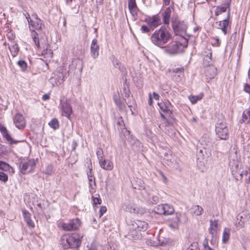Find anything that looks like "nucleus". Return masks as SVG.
I'll use <instances>...</instances> for the list:
<instances>
[{
    "mask_svg": "<svg viewBox=\"0 0 250 250\" xmlns=\"http://www.w3.org/2000/svg\"><path fill=\"white\" fill-rule=\"evenodd\" d=\"M128 237L133 240H138L141 238V232L145 231L148 226L147 223L144 221L134 220L128 224Z\"/></svg>",
    "mask_w": 250,
    "mask_h": 250,
    "instance_id": "nucleus-1",
    "label": "nucleus"
},
{
    "mask_svg": "<svg viewBox=\"0 0 250 250\" xmlns=\"http://www.w3.org/2000/svg\"><path fill=\"white\" fill-rule=\"evenodd\" d=\"M171 36L165 27L162 26L155 30L151 36V41L155 45L163 48L166 43L171 39Z\"/></svg>",
    "mask_w": 250,
    "mask_h": 250,
    "instance_id": "nucleus-2",
    "label": "nucleus"
},
{
    "mask_svg": "<svg viewBox=\"0 0 250 250\" xmlns=\"http://www.w3.org/2000/svg\"><path fill=\"white\" fill-rule=\"evenodd\" d=\"M83 236L77 233L62 235L60 239V245L63 250L77 248L81 243Z\"/></svg>",
    "mask_w": 250,
    "mask_h": 250,
    "instance_id": "nucleus-3",
    "label": "nucleus"
},
{
    "mask_svg": "<svg viewBox=\"0 0 250 250\" xmlns=\"http://www.w3.org/2000/svg\"><path fill=\"white\" fill-rule=\"evenodd\" d=\"M32 18L31 19L29 15L26 17L27 19L30 30L31 32V36L35 43V45L38 48H40V38L39 34L35 31V30L41 29L44 26L42 21L38 18L36 14L32 15Z\"/></svg>",
    "mask_w": 250,
    "mask_h": 250,
    "instance_id": "nucleus-4",
    "label": "nucleus"
},
{
    "mask_svg": "<svg viewBox=\"0 0 250 250\" xmlns=\"http://www.w3.org/2000/svg\"><path fill=\"white\" fill-rule=\"evenodd\" d=\"M188 41L185 37H180L177 41L170 42L165 47L166 53L170 55H175L183 52L187 47Z\"/></svg>",
    "mask_w": 250,
    "mask_h": 250,
    "instance_id": "nucleus-5",
    "label": "nucleus"
},
{
    "mask_svg": "<svg viewBox=\"0 0 250 250\" xmlns=\"http://www.w3.org/2000/svg\"><path fill=\"white\" fill-rule=\"evenodd\" d=\"M215 133L221 140H226L228 139L229 131L226 122L222 121L216 124Z\"/></svg>",
    "mask_w": 250,
    "mask_h": 250,
    "instance_id": "nucleus-6",
    "label": "nucleus"
},
{
    "mask_svg": "<svg viewBox=\"0 0 250 250\" xmlns=\"http://www.w3.org/2000/svg\"><path fill=\"white\" fill-rule=\"evenodd\" d=\"M36 167L34 159H30L26 162H21L20 164V170L23 174H26L32 172Z\"/></svg>",
    "mask_w": 250,
    "mask_h": 250,
    "instance_id": "nucleus-7",
    "label": "nucleus"
},
{
    "mask_svg": "<svg viewBox=\"0 0 250 250\" xmlns=\"http://www.w3.org/2000/svg\"><path fill=\"white\" fill-rule=\"evenodd\" d=\"M229 166L233 177L237 180L242 179L243 172H241V165L237 161L233 160L229 162Z\"/></svg>",
    "mask_w": 250,
    "mask_h": 250,
    "instance_id": "nucleus-8",
    "label": "nucleus"
},
{
    "mask_svg": "<svg viewBox=\"0 0 250 250\" xmlns=\"http://www.w3.org/2000/svg\"><path fill=\"white\" fill-rule=\"evenodd\" d=\"M172 28L176 35H179L180 37H184L185 35L187 26L184 21H175L172 22Z\"/></svg>",
    "mask_w": 250,
    "mask_h": 250,
    "instance_id": "nucleus-9",
    "label": "nucleus"
},
{
    "mask_svg": "<svg viewBox=\"0 0 250 250\" xmlns=\"http://www.w3.org/2000/svg\"><path fill=\"white\" fill-rule=\"evenodd\" d=\"M81 225V221L78 218L71 220L68 223L62 224V228L65 231H72L78 229Z\"/></svg>",
    "mask_w": 250,
    "mask_h": 250,
    "instance_id": "nucleus-10",
    "label": "nucleus"
},
{
    "mask_svg": "<svg viewBox=\"0 0 250 250\" xmlns=\"http://www.w3.org/2000/svg\"><path fill=\"white\" fill-rule=\"evenodd\" d=\"M40 48L38 49L42 48L43 50L41 53V56L45 57H51L52 56V52L51 49L48 48V43L46 39L41 38L40 39Z\"/></svg>",
    "mask_w": 250,
    "mask_h": 250,
    "instance_id": "nucleus-11",
    "label": "nucleus"
},
{
    "mask_svg": "<svg viewBox=\"0 0 250 250\" xmlns=\"http://www.w3.org/2000/svg\"><path fill=\"white\" fill-rule=\"evenodd\" d=\"M64 78V77L62 73L56 72L52 74V76L49 80V82L52 86H58L63 82Z\"/></svg>",
    "mask_w": 250,
    "mask_h": 250,
    "instance_id": "nucleus-12",
    "label": "nucleus"
},
{
    "mask_svg": "<svg viewBox=\"0 0 250 250\" xmlns=\"http://www.w3.org/2000/svg\"><path fill=\"white\" fill-rule=\"evenodd\" d=\"M101 150L98 149L97 150L96 153L98 155V158L99 160V164L101 167L107 170H111L113 169V165L111 161L109 160H103L102 156H100Z\"/></svg>",
    "mask_w": 250,
    "mask_h": 250,
    "instance_id": "nucleus-13",
    "label": "nucleus"
},
{
    "mask_svg": "<svg viewBox=\"0 0 250 250\" xmlns=\"http://www.w3.org/2000/svg\"><path fill=\"white\" fill-rule=\"evenodd\" d=\"M13 122L16 126L19 129H23L26 126V121L23 116L20 113L16 114L13 117Z\"/></svg>",
    "mask_w": 250,
    "mask_h": 250,
    "instance_id": "nucleus-14",
    "label": "nucleus"
},
{
    "mask_svg": "<svg viewBox=\"0 0 250 250\" xmlns=\"http://www.w3.org/2000/svg\"><path fill=\"white\" fill-rule=\"evenodd\" d=\"M0 131L3 137L7 140L8 144L10 145L16 144L19 142L18 141L14 140L8 133L6 128L0 123Z\"/></svg>",
    "mask_w": 250,
    "mask_h": 250,
    "instance_id": "nucleus-15",
    "label": "nucleus"
},
{
    "mask_svg": "<svg viewBox=\"0 0 250 250\" xmlns=\"http://www.w3.org/2000/svg\"><path fill=\"white\" fill-rule=\"evenodd\" d=\"M166 163L170 167L173 168L174 169H177L179 168V160L175 156L170 155L167 158H165Z\"/></svg>",
    "mask_w": 250,
    "mask_h": 250,
    "instance_id": "nucleus-16",
    "label": "nucleus"
},
{
    "mask_svg": "<svg viewBox=\"0 0 250 250\" xmlns=\"http://www.w3.org/2000/svg\"><path fill=\"white\" fill-rule=\"evenodd\" d=\"M230 16L229 10L228 13L227 18L222 21H216L215 26L218 29H221L224 34L226 35L227 33V27L229 25V19Z\"/></svg>",
    "mask_w": 250,
    "mask_h": 250,
    "instance_id": "nucleus-17",
    "label": "nucleus"
},
{
    "mask_svg": "<svg viewBox=\"0 0 250 250\" xmlns=\"http://www.w3.org/2000/svg\"><path fill=\"white\" fill-rule=\"evenodd\" d=\"M145 21L150 26L153 28L158 27L161 24V21L159 17L157 15L149 17L145 20Z\"/></svg>",
    "mask_w": 250,
    "mask_h": 250,
    "instance_id": "nucleus-18",
    "label": "nucleus"
},
{
    "mask_svg": "<svg viewBox=\"0 0 250 250\" xmlns=\"http://www.w3.org/2000/svg\"><path fill=\"white\" fill-rule=\"evenodd\" d=\"M161 110L165 113L166 115H170L172 114V111L171 110V104L168 101L162 102L158 103Z\"/></svg>",
    "mask_w": 250,
    "mask_h": 250,
    "instance_id": "nucleus-19",
    "label": "nucleus"
},
{
    "mask_svg": "<svg viewBox=\"0 0 250 250\" xmlns=\"http://www.w3.org/2000/svg\"><path fill=\"white\" fill-rule=\"evenodd\" d=\"M161 115L163 118L165 119L164 123L160 124L159 125L160 128H162L164 126H172L174 123L175 122V120L174 119L171 115L165 116L162 113H161Z\"/></svg>",
    "mask_w": 250,
    "mask_h": 250,
    "instance_id": "nucleus-20",
    "label": "nucleus"
},
{
    "mask_svg": "<svg viewBox=\"0 0 250 250\" xmlns=\"http://www.w3.org/2000/svg\"><path fill=\"white\" fill-rule=\"evenodd\" d=\"M99 45L97 43V40L94 39L92 40L90 47V54L94 59L97 58L99 56Z\"/></svg>",
    "mask_w": 250,
    "mask_h": 250,
    "instance_id": "nucleus-21",
    "label": "nucleus"
},
{
    "mask_svg": "<svg viewBox=\"0 0 250 250\" xmlns=\"http://www.w3.org/2000/svg\"><path fill=\"white\" fill-rule=\"evenodd\" d=\"M22 212L23 214V217L25 221L26 222L27 226L31 228H33L35 227L34 223L31 219V214L26 209H22Z\"/></svg>",
    "mask_w": 250,
    "mask_h": 250,
    "instance_id": "nucleus-22",
    "label": "nucleus"
},
{
    "mask_svg": "<svg viewBox=\"0 0 250 250\" xmlns=\"http://www.w3.org/2000/svg\"><path fill=\"white\" fill-rule=\"evenodd\" d=\"M62 115L69 117L72 113V108L70 104L67 102H63L62 103Z\"/></svg>",
    "mask_w": 250,
    "mask_h": 250,
    "instance_id": "nucleus-23",
    "label": "nucleus"
},
{
    "mask_svg": "<svg viewBox=\"0 0 250 250\" xmlns=\"http://www.w3.org/2000/svg\"><path fill=\"white\" fill-rule=\"evenodd\" d=\"M85 166L86 167L87 175L88 179L94 178V176L92 172V165L90 159L87 158L85 160Z\"/></svg>",
    "mask_w": 250,
    "mask_h": 250,
    "instance_id": "nucleus-24",
    "label": "nucleus"
},
{
    "mask_svg": "<svg viewBox=\"0 0 250 250\" xmlns=\"http://www.w3.org/2000/svg\"><path fill=\"white\" fill-rule=\"evenodd\" d=\"M209 222H210V227L209 228V232L212 236L216 235L217 234V229H218V220H210Z\"/></svg>",
    "mask_w": 250,
    "mask_h": 250,
    "instance_id": "nucleus-25",
    "label": "nucleus"
},
{
    "mask_svg": "<svg viewBox=\"0 0 250 250\" xmlns=\"http://www.w3.org/2000/svg\"><path fill=\"white\" fill-rule=\"evenodd\" d=\"M128 6L131 14L133 16L137 15L138 8L135 0H128Z\"/></svg>",
    "mask_w": 250,
    "mask_h": 250,
    "instance_id": "nucleus-26",
    "label": "nucleus"
},
{
    "mask_svg": "<svg viewBox=\"0 0 250 250\" xmlns=\"http://www.w3.org/2000/svg\"><path fill=\"white\" fill-rule=\"evenodd\" d=\"M122 208L125 211H127L131 213H136V208L134 205L130 204L128 202L124 203L122 206Z\"/></svg>",
    "mask_w": 250,
    "mask_h": 250,
    "instance_id": "nucleus-27",
    "label": "nucleus"
},
{
    "mask_svg": "<svg viewBox=\"0 0 250 250\" xmlns=\"http://www.w3.org/2000/svg\"><path fill=\"white\" fill-rule=\"evenodd\" d=\"M170 14L171 10L169 8H167V10L162 13L163 22L165 24H169Z\"/></svg>",
    "mask_w": 250,
    "mask_h": 250,
    "instance_id": "nucleus-28",
    "label": "nucleus"
},
{
    "mask_svg": "<svg viewBox=\"0 0 250 250\" xmlns=\"http://www.w3.org/2000/svg\"><path fill=\"white\" fill-rule=\"evenodd\" d=\"M229 6V4H225L222 6H217L215 11V14L216 16L222 14L223 12L226 11L227 8Z\"/></svg>",
    "mask_w": 250,
    "mask_h": 250,
    "instance_id": "nucleus-29",
    "label": "nucleus"
},
{
    "mask_svg": "<svg viewBox=\"0 0 250 250\" xmlns=\"http://www.w3.org/2000/svg\"><path fill=\"white\" fill-rule=\"evenodd\" d=\"M242 120L244 123H250V107L244 111Z\"/></svg>",
    "mask_w": 250,
    "mask_h": 250,
    "instance_id": "nucleus-30",
    "label": "nucleus"
},
{
    "mask_svg": "<svg viewBox=\"0 0 250 250\" xmlns=\"http://www.w3.org/2000/svg\"><path fill=\"white\" fill-rule=\"evenodd\" d=\"M164 215H167L172 214L174 211V209L173 207L167 204H164Z\"/></svg>",
    "mask_w": 250,
    "mask_h": 250,
    "instance_id": "nucleus-31",
    "label": "nucleus"
},
{
    "mask_svg": "<svg viewBox=\"0 0 250 250\" xmlns=\"http://www.w3.org/2000/svg\"><path fill=\"white\" fill-rule=\"evenodd\" d=\"M129 142L132 146V149L134 151H138L139 150L141 146V143L138 140L131 139L129 141Z\"/></svg>",
    "mask_w": 250,
    "mask_h": 250,
    "instance_id": "nucleus-32",
    "label": "nucleus"
},
{
    "mask_svg": "<svg viewBox=\"0 0 250 250\" xmlns=\"http://www.w3.org/2000/svg\"><path fill=\"white\" fill-rule=\"evenodd\" d=\"M230 230L229 228H225L223 233L222 241L226 243L229 238Z\"/></svg>",
    "mask_w": 250,
    "mask_h": 250,
    "instance_id": "nucleus-33",
    "label": "nucleus"
},
{
    "mask_svg": "<svg viewBox=\"0 0 250 250\" xmlns=\"http://www.w3.org/2000/svg\"><path fill=\"white\" fill-rule=\"evenodd\" d=\"M114 100L116 104L119 107L120 110H124L126 107V105L124 102L121 101V100L116 96L114 97Z\"/></svg>",
    "mask_w": 250,
    "mask_h": 250,
    "instance_id": "nucleus-34",
    "label": "nucleus"
},
{
    "mask_svg": "<svg viewBox=\"0 0 250 250\" xmlns=\"http://www.w3.org/2000/svg\"><path fill=\"white\" fill-rule=\"evenodd\" d=\"M204 96L203 93H200L196 96L190 95L188 97V99L192 104H194L197 101L201 100Z\"/></svg>",
    "mask_w": 250,
    "mask_h": 250,
    "instance_id": "nucleus-35",
    "label": "nucleus"
},
{
    "mask_svg": "<svg viewBox=\"0 0 250 250\" xmlns=\"http://www.w3.org/2000/svg\"><path fill=\"white\" fill-rule=\"evenodd\" d=\"M191 209L193 211V213L195 215H201L203 212V208L199 205L192 206Z\"/></svg>",
    "mask_w": 250,
    "mask_h": 250,
    "instance_id": "nucleus-36",
    "label": "nucleus"
},
{
    "mask_svg": "<svg viewBox=\"0 0 250 250\" xmlns=\"http://www.w3.org/2000/svg\"><path fill=\"white\" fill-rule=\"evenodd\" d=\"M88 183H89V191L90 193H93L96 188V187L95 178H89L88 179Z\"/></svg>",
    "mask_w": 250,
    "mask_h": 250,
    "instance_id": "nucleus-37",
    "label": "nucleus"
},
{
    "mask_svg": "<svg viewBox=\"0 0 250 250\" xmlns=\"http://www.w3.org/2000/svg\"><path fill=\"white\" fill-rule=\"evenodd\" d=\"M184 68L183 67L180 68H175L171 69V72L178 75L179 77H181L183 75Z\"/></svg>",
    "mask_w": 250,
    "mask_h": 250,
    "instance_id": "nucleus-38",
    "label": "nucleus"
},
{
    "mask_svg": "<svg viewBox=\"0 0 250 250\" xmlns=\"http://www.w3.org/2000/svg\"><path fill=\"white\" fill-rule=\"evenodd\" d=\"M49 125L54 129H56L59 127V123L57 119H53L48 123Z\"/></svg>",
    "mask_w": 250,
    "mask_h": 250,
    "instance_id": "nucleus-39",
    "label": "nucleus"
},
{
    "mask_svg": "<svg viewBox=\"0 0 250 250\" xmlns=\"http://www.w3.org/2000/svg\"><path fill=\"white\" fill-rule=\"evenodd\" d=\"M9 48L11 51L12 55L13 57H15L19 52L18 45L17 44H14L13 46L9 47Z\"/></svg>",
    "mask_w": 250,
    "mask_h": 250,
    "instance_id": "nucleus-40",
    "label": "nucleus"
},
{
    "mask_svg": "<svg viewBox=\"0 0 250 250\" xmlns=\"http://www.w3.org/2000/svg\"><path fill=\"white\" fill-rule=\"evenodd\" d=\"M164 204H161L157 206L156 207L154 208V211L155 213L159 214H164Z\"/></svg>",
    "mask_w": 250,
    "mask_h": 250,
    "instance_id": "nucleus-41",
    "label": "nucleus"
},
{
    "mask_svg": "<svg viewBox=\"0 0 250 250\" xmlns=\"http://www.w3.org/2000/svg\"><path fill=\"white\" fill-rule=\"evenodd\" d=\"M205 57L204 60L205 61H207L208 62V65L209 64V63L211 62V56L212 54L210 51H208V52H205V54H204Z\"/></svg>",
    "mask_w": 250,
    "mask_h": 250,
    "instance_id": "nucleus-42",
    "label": "nucleus"
},
{
    "mask_svg": "<svg viewBox=\"0 0 250 250\" xmlns=\"http://www.w3.org/2000/svg\"><path fill=\"white\" fill-rule=\"evenodd\" d=\"M18 65L21 68L22 71H25L27 68V63L26 62L22 60L19 61L18 62Z\"/></svg>",
    "mask_w": 250,
    "mask_h": 250,
    "instance_id": "nucleus-43",
    "label": "nucleus"
},
{
    "mask_svg": "<svg viewBox=\"0 0 250 250\" xmlns=\"http://www.w3.org/2000/svg\"><path fill=\"white\" fill-rule=\"evenodd\" d=\"M187 250H200L197 243H193L187 249Z\"/></svg>",
    "mask_w": 250,
    "mask_h": 250,
    "instance_id": "nucleus-44",
    "label": "nucleus"
},
{
    "mask_svg": "<svg viewBox=\"0 0 250 250\" xmlns=\"http://www.w3.org/2000/svg\"><path fill=\"white\" fill-rule=\"evenodd\" d=\"M7 175L4 172L0 171V180L5 182L7 181Z\"/></svg>",
    "mask_w": 250,
    "mask_h": 250,
    "instance_id": "nucleus-45",
    "label": "nucleus"
},
{
    "mask_svg": "<svg viewBox=\"0 0 250 250\" xmlns=\"http://www.w3.org/2000/svg\"><path fill=\"white\" fill-rule=\"evenodd\" d=\"M92 201L93 202L94 205H97V204H101V200L100 198L97 197H94L92 196Z\"/></svg>",
    "mask_w": 250,
    "mask_h": 250,
    "instance_id": "nucleus-46",
    "label": "nucleus"
},
{
    "mask_svg": "<svg viewBox=\"0 0 250 250\" xmlns=\"http://www.w3.org/2000/svg\"><path fill=\"white\" fill-rule=\"evenodd\" d=\"M124 93L125 95V96L126 98H128L130 96V90L128 89V87H124Z\"/></svg>",
    "mask_w": 250,
    "mask_h": 250,
    "instance_id": "nucleus-47",
    "label": "nucleus"
},
{
    "mask_svg": "<svg viewBox=\"0 0 250 250\" xmlns=\"http://www.w3.org/2000/svg\"><path fill=\"white\" fill-rule=\"evenodd\" d=\"M141 30L143 33H148L150 31V28L145 25H143L141 26Z\"/></svg>",
    "mask_w": 250,
    "mask_h": 250,
    "instance_id": "nucleus-48",
    "label": "nucleus"
},
{
    "mask_svg": "<svg viewBox=\"0 0 250 250\" xmlns=\"http://www.w3.org/2000/svg\"><path fill=\"white\" fill-rule=\"evenodd\" d=\"M213 40L214 41V42L213 43V45L216 46H219L221 43V41H220L219 38L216 37L213 38Z\"/></svg>",
    "mask_w": 250,
    "mask_h": 250,
    "instance_id": "nucleus-49",
    "label": "nucleus"
},
{
    "mask_svg": "<svg viewBox=\"0 0 250 250\" xmlns=\"http://www.w3.org/2000/svg\"><path fill=\"white\" fill-rule=\"evenodd\" d=\"M150 201L152 204H156L159 201V197L157 196H153L150 199Z\"/></svg>",
    "mask_w": 250,
    "mask_h": 250,
    "instance_id": "nucleus-50",
    "label": "nucleus"
},
{
    "mask_svg": "<svg viewBox=\"0 0 250 250\" xmlns=\"http://www.w3.org/2000/svg\"><path fill=\"white\" fill-rule=\"evenodd\" d=\"M138 182L140 183L139 187L138 188L135 187L134 188H138L139 189H145V187L144 182L142 181H141L140 179H139Z\"/></svg>",
    "mask_w": 250,
    "mask_h": 250,
    "instance_id": "nucleus-51",
    "label": "nucleus"
},
{
    "mask_svg": "<svg viewBox=\"0 0 250 250\" xmlns=\"http://www.w3.org/2000/svg\"><path fill=\"white\" fill-rule=\"evenodd\" d=\"M52 173V167L51 166L47 167L46 170L45 171V173L47 175H51Z\"/></svg>",
    "mask_w": 250,
    "mask_h": 250,
    "instance_id": "nucleus-52",
    "label": "nucleus"
},
{
    "mask_svg": "<svg viewBox=\"0 0 250 250\" xmlns=\"http://www.w3.org/2000/svg\"><path fill=\"white\" fill-rule=\"evenodd\" d=\"M214 250L213 248H210L208 245V242L204 243V250Z\"/></svg>",
    "mask_w": 250,
    "mask_h": 250,
    "instance_id": "nucleus-53",
    "label": "nucleus"
},
{
    "mask_svg": "<svg viewBox=\"0 0 250 250\" xmlns=\"http://www.w3.org/2000/svg\"><path fill=\"white\" fill-rule=\"evenodd\" d=\"M9 166L7 164L0 161V169H6Z\"/></svg>",
    "mask_w": 250,
    "mask_h": 250,
    "instance_id": "nucleus-54",
    "label": "nucleus"
},
{
    "mask_svg": "<svg viewBox=\"0 0 250 250\" xmlns=\"http://www.w3.org/2000/svg\"><path fill=\"white\" fill-rule=\"evenodd\" d=\"M106 208L104 206H102L100 209V216H102L106 211Z\"/></svg>",
    "mask_w": 250,
    "mask_h": 250,
    "instance_id": "nucleus-55",
    "label": "nucleus"
},
{
    "mask_svg": "<svg viewBox=\"0 0 250 250\" xmlns=\"http://www.w3.org/2000/svg\"><path fill=\"white\" fill-rule=\"evenodd\" d=\"M101 246L100 245H93L91 246L89 250H101Z\"/></svg>",
    "mask_w": 250,
    "mask_h": 250,
    "instance_id": "nucleus-56",
    "label": "nucleus"
},
{
    "mask_svg": "<svg viewBox=\"0 0 250 250\" xmlns=\"http://www.w3.org/2000/svg\"><path fill=\"white\" fill-rule=\"evenodd\" d=\"M114 65L116 68H118L120 70H121V68L120 67L121 63L118 60H115L114 62Z\"/></svg>",
    "mask_w": 250,
    "mask_h": 250,
    "instance_id": "nucleus-57",
    "label": "nucleus"
},
{
    "mask_svg": "<svg viewBox=\"0 0 250 250\" xmlns=\"http://www.w3.org/2000/svg\"><path fill=\"white\" fill-rule=\"evenodd\" d=\"M153 97L154 99H155V100H158L159 98H160V96L159 95L156 93V92H153Z\"/></svg>",
    "mask_w": 250,
    "mask_h": 250,
    "instance_id": "nucleus-58",
    "label": "nucleus"
},
{
    "mask_svg": "<svg viewBox=\"0 0 250 250\" xmlns=\"http://www.w3.org/2000/svg\"><path fill=\"white\" fill-rule=\"evenodd\" d=\"M180 218H181V214H179V215H177L175 217V221H176L177 223L181 222Z\"/></svg>",
    "mask_w": 250,
    "mask_h": 250,
    "instance_id": "nucleus-59",
    "label": "nucleus"
},
{
    "mask_svg": "<svg viewBox=\"0 0 250 250\" xmlns=\"http://www.w3.org/2000/svg\"><path fill=\"white\" fill-rule=\"evenodd\" d=\"M148 104L150 106L152 104V100L150 94L149 95Z\"/></svg>",
    "mask_w": 250,
    "mask_h": 250,
    "instance_id": "nucleus-60",
    "label": "nucleus"
},
{
    "mask_svg": "<svg viewBox=\"0 0 250 250\" xmlns=\"http://www.w3.org/2000/svg\"><path fill=\"white\" fill-rule=\"evenodd\" d=\"M49 96L47 94H44L42 96V99L43 100H47L49 99Z\"/></svg>",
    "mask_w": 250,
    "mask_h": 250,
    "instance_id": "nucleus-61",
    "label": "nucleus"
},
{
    "mask_svg": "<svg viewBox=\"0 0 250 250\" xmlns=\"http://www.w3.org/2000/svg\"><path fill=\"white\" fill-rule=\"evenodd\" d=\"M165 5H168L169 4L170 0H163Z\"/></svg>",
    "mask_w": 250,
    "mask_h": 250,
    "instance_id": "nucleus-62",
    "label": "nucleus"
},
{
    "mask_svg": "<svg viewBox=\"0 0 250 250\" xmlns=\"http://www.w3.org/2000/svg\"><path fill=\"white\" fill-rule=\"evenodd\" d=\"M104 0H96V2L99 4L103 3Z\"/></svg>",
    "mask_w": 250,
    "mask_h": 250,
    "instance_id": "nucleus-63",
    "label": "nucleus"
},
{
    "mask_svg": "<svg viewBox=\"0 0 250 250\" xmlns=\"http://www.w3.org/2000/svg\"><path fill=\"white\" fill-rule=\"evenodd\" d=\"M241 172H243V175H247L248 172L247 170H243V171H242Z\"/></svg>",
    "mask_w": 250,
    "mask_h": 250,
    "instance_id": "nucleus-64",
    "label": "nucleus"
}]
</instances>
